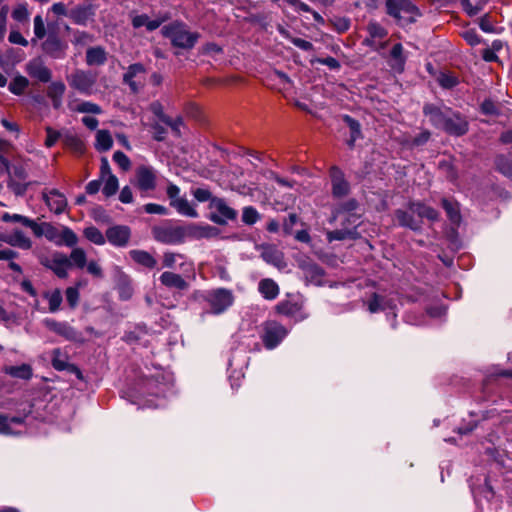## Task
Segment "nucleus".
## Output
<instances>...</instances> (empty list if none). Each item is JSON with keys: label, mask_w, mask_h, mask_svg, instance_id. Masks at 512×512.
I'll use <instances>...</instances> for the list:
<instances>
[{"label": "nucleus", "mask_w": 512, "mask_h": 512, "mask_svg": "<svg viewBox=\"0 0 512 512\" xmlns=\"http://www.w3.org/2000/svg\"><path fill=\"white\" fill-rule=\"evenodd\" d=\"M191 299L198 303H207L210 313L219 315L232 306L234 295L229 289L216 288L211 290H195L191 294Z\"/></svg>", "instance_id": "nucleus-1"}, {"label": "nucleus", "mask_w": 512, "mask_h": 512, "mask_svg": "<svg viewBox=\"0 0 512 512\" xmlns=\"http://www.w3.org/2000/svg\"><path fill=\"white\" fill-rule=\"evenodd\" d=\"M161 32L164 37L171 40L173 46L182 49H192L200 37L199 33L189 31L187 25L181 21L165 25Z\"/></svg>", "instance_id": "nucleus-2"}, {"label": "nucleus", "mask_w": 512, "mask_h": 512, "mask_svg": "<svg viewBox=\"0 0 512 512\" xmlns=\"http://www.w3.org/2000/svg\"><path fill=\"white\" fill-rule=\"evenodd\" d=\"M387 13L401 24L412 23L419 16L418 9L409 0H386Z\"/></svg>", "instance_id": "nucleus-3"}, {"label": "nucleus", "mask_w": 512, "mask_h": 512, "mask_svg": "<svg viewBox=\"0 0 512 512\" xmlns=\"http://www.w3.org/2000/svg\"><path fill=\"white\" fill-rule=\"evenodd\" d=\"M151 232L157 242L166 245L180 244L184 242L186 237L185 227L172 224L154 226Z\"/></svg>", "instance_id": "nucleus-4"}, {"label": "nucleus", "mask_w": 512, "mask_h": 512, "mask_svg": "<svg viewBox=\"0 0 512 512\" xmlns=\"http://www.w3.org/2000/svg\"><path fill=\"white\" fill-rule=\"evenodd\" d=\"M288 333V329L281 323L274 320H268L262 324L261 339L264 346L267 349L272 350L283 341Z\"/></svg>", "instance_id": "nucleus-5"}, {"label": "nucleus", "mask_w": 512, "mask_h": 512, "mask_svg": "<svg viewBox=\"0 0 512 512\" xmlns=\"http://www.w3.org/2000/svg\"><path fill=\"white\" fill-rule=\"evenodd\" d=\"M67 81L71 88L83 95L90 96L95 93L97 76L90 71L77 69L67 76Z\"/></svg>", "instance_id": "nucleus-6"}, {"label": "nucleus", "mask_w": 512, "mask_h": 512, "mask_svg": "<svg viewBox=\"0 0 512 512\" xmlns=\"http://www.w3.org/2000/svg\"><path fill=\"white\" fill-rule=\"evenodd\" d=\"M158 171L150 165H139L135 170L133 184L142 193L153 191L157 187Z\"/></svg>", "instance_id": "nucleus-7"}, {"label": "nucleus", "mask_w": 512, "mask_h": 512, "mask_svg": "<svg viewBox=\"0 0 512 512\" xmlns=\"http://www.w3.org/2000/svg\"><path fill=\"white\" fill-rule=\"evenodd\" d=\"M209 209L211 210L209 219L218 225H226L229 221H234L237 218V211L220 197H216L212 203H209Z\"/></svg>", "instance_id": "nucleus-8"}, {"label": "nucleus", "mask_w": 512, "mask_h": 512, "mask_svg": "<svg viewBox=\"0 0 512 512\" xmlns=\"http://www.w3.org/2000/svg\"><path fill=\"white\" fill-rule=\"evenodd\" d=\"M41 264L48 269L52 270L59 278H67L68 269L71 267L69 258L61 253L54 252L48 257H43L40 260Z\"/></svg>", "instance_id": "nucleus-9"}, {"label": "nucleus", "mask_w": 512, "mask_h": 512, "mask_svg": "<svg viewBox=\"0 0 512 512\" xmlns=\"http://www.w3.org/2000/svg\"><path fill=\"white\" fill-rule=\"evenodd\" d=\"M275 311L283 316L294 318L296 321H303L308 318V314L303 311L301 302L294 299H284L277 303Z\"/></svg>", "instance_id": "nucleus-10"}, {"label": "nucleus", "mask_w": 512, "mask_h": 512, "mask_svg": "<svg viewBox=\"0 0 512 512\" xmlns=\"http://www.w3.org/2000/svg\"><path fill=\"white\" fill-rule=\"evenodd\" d=\"M43 323L50 331H53L68 341L78 342L83 340L82 334L66 322H58L54 319L47 318Z\"/></svg>", "instance_id": "nucleus-11"}, {"label": "nucleus", "mask_w": 512, "mask_h": 512, "mask_svg": "<svg viewBox=\"0 0 512 512\" xmlns=\"http://www.w3.org/2000/svg\"><path fill=\"white\" fill-rule=\"evenodd\" d=\"M145 68L140 63L132 64L123 75V82L133 93H138L144 86Z\"/></svg>", "instance_id": "nucleus-12"}, {"label": "nucleus", "mask_w": 512, "mask_h": 512, "mask_svg": "<svg viewBox=\"0 0 512 512\" xmlns=\"http://www.w3.org/2000/svg\"><path fill=\"white\" fill-rule=\"evenodd\" d=\"M468 122L459 113L452 112L443 123L441 130L449 135L462 136L468 132Z\"/></svg>", "instance_id": "nucleus-13"}, {"label": "nucleus", "mask_w": 512, "mask_h": 512, "mask_svg": "<svg viewBox=\"0 0 512 512\" xmlns=\"http://www.w3.org/2000/svg\"><path fill=\"white\" fill-rule=\"evenodd\" d=\"M330 177H331V185H332V195L335 198H341L350 192V184L345 179L343 171L333 166L330 169Z\"/></svg>", "instance_id": "nucleus-14"}, {"label": "nucleus", "mask_w": 512, "mask_h": 512, "mask_svg": "<svg viewBox=\"0 0 512 512\" xmlns=\"http://www.w3.org/2000/svg\"><path fill=\"white\" fill-rule=\"evenodd\" d=\"M357 220L355 214H351L348 217L345 218V221L351 226V227H344L342 229H336L333 231L327 232V239L329 242L332 241H341L345 239H355L358 236V232L356 230L357 227Z\"/></svg>", "instance_id": "nucleus-15"}, {"label": "nucleus", "mask_w": 512, "mask_h": 512, "mask_svg": "<svg viewBox=\"0 0 512 512\" xmlns=\"http://www.w3.org/2000/svg\"><path fill=\"white\" fill-rule=\"evenodd\" d=\"M159 281L165 288L179 292L186 291L190 287L189 282L182 275L170 270L162 272Z\"/></svg>", "instance_id": "nucleus-16"}, {"label": "nucleus", "mask_w": 512, "mask_h": 512, "mask_svg": "<svg viewBox=\"0 0 512 512\" xmlns=\"http://www.w3.org/2000/svg\"><path fill=\"white\" fill-rule=\"evenodd\" d=\"M43 51L54 59H62L65 57L67 44L63 42L57 35L52 34L42 43Z\"/></svg>", "instance_id": "nucleus-17"}, {"label": "nucleus", "mask_w": 512, "mask_h": 512, "mask_svg": "<svg viewBox=\"0 0 512 512\" xmlns=\"http://www.w3.org/2000/svg\"><path fill=\"white\" fill-rule=\"evenodd\" d=\"M131 231L129 227L123 225L112 226L106 231L108 242L117 247H124L128 244Z\"/></svg>", "instance_id": "nucleus-18"}, {"label": "nucleus", "mask_w": 512, "mask_h": 512, "mask_svg": "<svg viewBox=\"0 0 512 512\" xmlns=\"http://www.w3.org/2000/svg\"><path fill=\"white\" fill-rule=\"evenodd\" d=\"M450 113V109L442 110L437 105L431 103L423 106V114L429 118L430 123L437 129H441Z\"/></svg>", "instance_id": "nucleus-19"}, {"label": "nucleus", "mask_w": 512, "mask_h": 512, "mask_svg": "<svg viewBox=\"0 0 512 512\" xmlns=\"http://www.w3.org/2000/svg\"><path fill=\"white\" fill-rule=\"evenodd\" d=\"M168 19V14L159 16L155 19H150V17L147 14H138L132 16L131 24L135 29L145 27L148 31L151 32L158 29L162 25V23H164Z\"/></svg>", "instance_id": "nucleus-20"}, {"label": "nucleus", "mask_w": 512, "mask_h": 512, "mask_svg": "<svg viewBox=\"0 0 512 512\" xmlns=\"http://www.w3.org/2000/svg\"><path fill=\"white\" fill-rule=\"evenodd\" d=\"M42 196L49 209L56 214H61L67 207L65 196L56 189L44 191Z\"/></svg>", "instance_id": "nucleus-21"}, {"label": "nucleus", "mask_w": 512, "mask_h": 512, "mask_svg": "<svg viewBox=\"0 0 512 512\" xmlns=\"http://www.w3.org/2000/svg\"><path fill=\"white\" fill-rule=\"evenodd\" d=\"M26 70L31 77L39 80L40 82L47 83L52 78L51 70L39 60L30 61L27 64Z\"/></svg>", "instance_id": "nucleus-22"}, {"label": "nucleus", "mask_w": 512, "mask_h": 512, "mask_svg": "<svg viewBox=\"0 0 512 512\" xmlns=\"http://www.w3.org/2000/svg\"><path fill=\"white\" fill-rule=\"evenodd\" d=\"M52 366L54 369L58 371H74L77 373L78 377L81 376V372L79 371V369L76 366L68 363L67 354L62 352L61 349L59 348H55L52 351Z\"/></svg>", "instance_id": "nucleus-23"}, {"label": "nucleus", "mask_w": 512, "mask_h": 512, "mask_svg": "<svg viewBox=\"0 0 512 512\" xmlns=\"http://www.w3.org/2000/svg\"><path fill=\"white\" fill-rule=\"evenodd\" d=\"M129 256L135 263L144 268L154 269L157 267L158 262L156 258L148 251L133 249L129 251Z\"/></svg>", "instance_id": "nucleus-24"}, {"label": "nucleus", "mask_w": 512, "mask_h": 512, "mask_svg": "<svg viewBox=\"0 0 512 512\" xmlns=\"http://www.w3.org/2000/svg\"><path fill=\"white\" fill-rule=\"evenodd\" d=\"M261 258L268 264L280 267L283 264V254L273 245H261Z\"/></svg>", "instance_id": "nucleus-25"}, {"label": "nucleus", "mask_w": 512, "mask_h": 512, "mask_svg": "<svg viewBox=\"0 0 512 512\" xmlns=\"http://www.w3.org/2000/svg\"><path fill=\"white\" fill-rule=\"evenodd\" d=\"M369 37L364 40L368 46L377 48V42L387 36V31L379 23L371 21L367 25Z\"/></svg>", "instance_id": "nucleus-26"}, {"label": "nucleus", "mask_w": 512, "mask_h": 512, "mask_svg": "<svg viewBox=\"0 0 512 512\" xmlns=\"http://www.w3.org/2000/svg\"><path fill=\"white\" fill-rule=\"evenodd\" d=\"M301 268L305 278L314 285H321L324 277V270L317 264L307 262L302 263Z\"/></svg>", "instance_id": "nucleus-27"}, {"label": "nucleus", "mask_w": 512, "mask_h": 512, "mask_svg": "<svg viewBox=\"0 0 512 512\" xmlns=\"http://www.w3.org/2000/svg\"><path fill=\"white\" fill-rule=\"evenodd\" d=\"M85 60L88 66H102L107 61V52L101 46L90 47L86 51Z\"/></svg>", "instance_id": "nucleus-28"}, {"label": "nucleus", "mask_w": 512, "mask_h": 512, "mask_svg": "<svg viewBox=\"0 0 512 512\" xmlns=\"http://www.w3.org/2000/svg\"><path fill=\"white\" fill-rule=\"evenodd\" d=\"M186 229V236H192L194 238H211L217 234V229L211 225H198V224H190Z\"/></svg>", "instance_id": "nucleus-29"}, {"label": "nucleus", "mask_w": 512, "mask_h": 512, "mask_svg": "<svg viewBox=\"0 0 512 512\" xmlns=\"http://www.w3.org/2000/svg\"><path fill=\"white\" fill-rule=\"evenodd\" d=\"M93 10L92 7L89 6H76L74 9H72L69 13V17L71 20L77 24L86 26L89 19L93 16Z\"/></svg>", "instance_id": "nucleus-30"}, {"label": "nucleus", "mask_w": 512, "mask_h": 512, "mask_svg": "<svg viewBox=\"0 0 512 512\" xmlns=\"http://www.w3.org/2000/svg\"><path fill=\"white\" fill-rule=\"evenodd\" d=\"M65 90L66 87L62 81H55L49 85L47 95L51 99L52 106L55 109H59L61 107Z\"/></svg>", "instance_id": "nucleus-31"}, {"label": "nucleus", "mask_w": 512, "mask_h": 512, "mask_svg": "<svg viewBox=\"0 0 512 512\" xmlns=\"http://www.w3.org/2000/svg\"><path fill=\"white\" fill-rule=\"evenodd\" d=\"M5 240L6 244L23 250H29L32 247L31 239L19 229L13 230V232L9 234V238Z\"/></svg>", "instance_id": "nucleus-32"}, {"label": "nucleus", "mask_w": 512, "mask_h": 512, "mask_svg": "<svg viewBox=\"0 0 512 512\" xmlns=\"http://www.w3.org/2000/svg\"><path fill=\"white\" fill-rule=\"evenodd\" d=\"M3 372L13 378L29 380L33 376V370L29 364H21L19 366H5Z\"/></svg>", "instance_id": "nucleus-33"}, {"label": "nucleus", "mask_w": 512, "mask_h": 512, "mask_svg": "<svg viewBox=\"0 0 512 512\" xmlns=\"http://www.w3.org/2000/svg\"><path fill=\"white\" fill-rule=\"evenodd\" d=\"M409 210L417 214L419 218H427L431 221L437 220L439 215L434 208L420 202H411L409 204Z\"/></svg>", "instance_id": "nucleus-34"}, {"label": "nucleus", "mask_w": 512, "mask_h": 512, "mask_svg": "<svg viewBox=\"0 0 512 512\" xmlns=\"http://www.w3.org/2000/svg\"><path fill=\"white\" fill-rule=\"evenodd\" d=\"M415 213H412L409 211H403V210H396L395 217L398 221V223L403 226L410 228L414 231L419 230L421 228V221L414 218Z\"/></svg>", "instance_id": "nucleus-35"}, {"label": "nucleus", "mask_w": 512, "mask_h": 512, "mask_svg": "<svg viewBox=\"0 0 512 512\" xmlns=\"http://www.w3.org/2000/svg\"><path fill=\"white\" fill-rule=\"evenodd\" d=\"M258 290L267 300H274L279 295L278 284L270 278L262 279L259 282Z\"/></svg>", "instance_id": "nucleus-36"}, {"label": "nucleus", "mask_w": 512, "mask_h": 512, "mask_svg": "<svg viewBox=\"0 0 512 512\" xmlns=\"http://www.w3.org/2000/svg\"><path fill=\"white\" fill-rule=\"evenodd\" d=\"M24 423L23 417H8L0 414V434L13 435L16 432L13 430V425H22Z\"/></svg>", "instance_id": "nucleus-37"}, {"label": "nucleus", "mask_w": 512, "mask_h": 512, "mask_svg": "<svg viewBox=\"0 0 512 512\" xmlns=\"http://www.w3.org/2000/svg\"><path fill=\"white\" fill-rule=\"evenodd\" d=\"M171 206L175 208L176 211L181 215L191 218L198 217V212L196 211V209L184 197H181L180 199L174 201V203H172Z\"/></svg>", "instance_id": "nucleus-38"}, {"label": "nucleus", "mask_w": 512, "mask_h": 512, "mask_svg": "<svg viewBox=\"0 0 512 512\" xmlns=\"http://www.w3.org/2000/svg\"><path fill=\"white\" fill-rule=\"evenodd\" d=\"M367 306L370 313H377L391 307V303L385 299V297L373 293L370 300L367 302Z\"/></svg>", "instance_id": "nucleus-39"}, {"label": "nucleus", "mask_w": 512, "mask_h": 512, "mask_svg": "<svg viewBox=\"0 0 512 512\" xmlns=\"http://www.w3.org/2000/svg\"><path fill=\"white\" fill-rule=\"evenodd\" d=\"M113 139L108 130H98L96 133L95 147L100 152L108 151L112 148Z\"/></svg>", "instance_id": "nucleus-40"}, {"label": "nucleus", "mask_w": 512, "mask_h": 512, "mask_svg": "<svg viewBox=\"0 0 512 512\" xmlns=\"http://www.w3.org/2000/svg\"><path fill=\"white\" fill-rule=\"evenodd\" d=\"M358 206V203L355 199H349L345 201L344 203L337 206L333 212L332 217L330 219V223H333L335 220H337L342 214L348 213L347 217L351 215V212L356 210Z\"/></svg>", "instance_id": "nucleus-41"}, {"label": "nucleus", "mask_w": 512, "mask_h": 512, "mask_svg": "<svg viewBox=\"0 0 512 512\" xmlns=\"http://www.w3.org/2000/svg\"><path fill=\"white\" fill-rule=\"evenodd\" d=\"M442 206L447 213L448 218L454 224H459L461 220L460 210L458 203L452 202L446 198L442 199Z\"/></svg>", "instance_id": "nucleus-42"}, {"label": "nucleus", "mask_w": 512, "mask_h": 512, "mask_svg": "<svg viewBox=\"0 0 512 512\" xmlns=\"http://www.w3.org/2000/svg\"><path fill=\"white\" fill-rule=\"evenodd\" d=\"M62 141L66 147L75 153H82L84 151V143L82 140L72 133H65L62 136Z\"/></svg>", "instance_id": "nucleus-43"}, {"label": "nucleus", "mask_w": 512, "mask_h": 512, "mask_svg": "<svg viewBox=\"0 0 512 512\" xmlns=\"http://www.w3.org/2000/svg\"><path fill=\"white\" fill-rule=\"evenodd\" d=\"M43 297L48 301L49 311L51 313H55L60 309L63 299L61 291L59 289L47 291L44 293Z\"/></svg>", "instance_id": "nucleus-44"}, {"label": "nucleus", "mask_w": 512, "mask_h": 512, "mask_svg": "<svg viewBox=\"0 0 512 512\" xmlns=\"http://www.w3.org/2000/svg\"><path fill=\"white\" fill-rule=\"evenodd\" d=\"M489 1L490 0H461V3L466 13L470 16H474L482 11Z\"/></svg>", "instance_id": "nucleus-45"}, {"label": "nucleus", "mask_w": 512, "mask_h": 512, "mask_svg": "<svg viewBox=\"0 0 512 512\" xmlns=\"http://www.w3.org/2000/svg\"><path fill=\"white\" fill-rule=\"evenodd\" d=\"M343 119L346 122V124L349 126L350 132H351L350 139L348 141V145L350 147H353L355 141L361 137V126L357 120L353 119L352 117H350L348 115H345Z\"/></svg>", "instance_id": "nucleus-46"}, {"label": "nucleus", "mask_w": 512, "mask_h": 512, "mask_svg": "<svg viewBox=\"0 0 512 512\" xmlns=\"http://www.w3.org/2000/svg\"><path fill=\"white\" fill-rule=\"evenodd\" d=\"M496 167L503 175L512 178V156H498L496 158Z\"/></svg>", "instance_id": "nucleus-47"}, {"label": "nucleus", "mask_w": 512, "mask_h": 512, "mask_svg": "<svg viewBox=\"0 0 512 512\" xmlns=\"http://www.w3.org/2000/svg\"><path fill=\"white\" fill-rule=\"evenodd\" d=\"M73 110L76 112H79V113H89V114H94V115H98V114L102 113L101 107L98 104H95L90 101H82V102L78 103L73 108Z\"/></svg>", "instance_id": "nucleus-48"}, {"label": "nucleus", "mask_w": 512, "mask_h": 512, "mask_svg": "<svg viewBox=\"0 0 512 512\" xmlns=\"http://www.w3.org/2000/svg\"><path fill=\"white\" fill-rule=\"evenodd\" d=\"M391 57L395 61V64H393L392 67L398 71H402L405 59L403 57V46L400 43H397L392 47Z\"/></svg>", "instance_id": "nucleus-49"}, {"label": "nucleus", "mask_w": 512, "mask_h": 512, "mask_svg": "<svg viewBox=\"0 0 512 512\" xmlns=\"http://www.w3.org/2000/svg\"><path fill=\"white\" fill-rule=\"evenodd\" d=\"M84 236L96 245H103L105 243V237L102 232L94 227L90 226L84 230Z\"/></svg>", "instance_id": "nucleus-50"}, {"label": "nucleus", "mask_w": 512, "mask_h": 512, "mask_svg": "<svg viewBox=\"0 0 512 512\" xmlns=\"http://www.w3.org/2000/svg\"><path fill=\"white\" fill-rule=\"evenodd\" d=\"M94 41V36L86 31L74 30L72 43L75 46H86Z\"/></svg>", "instance_id": "nucleus-51"}, {"label": "nucleus", "mask_w": 512, "mask_h": 512, "mask_svg": "<svg viewBox=\"0 0 512 512\" xmlns=\"http://www.w3.org/2000/svg\"><path fill=\"white\" fill-rule=\"evenodd\" d=\"M103 180H104V186L102 189L103 194L106 197L113 196L119 188V183H118L117 177L115 175H109V177L103 178Z\"/></svg>", "instance_id": "nucleus-52"}, {"label": "nucleus", "mask_w": 512, "mask_h": 512, "mask_svg": "<svg viewBox=\"0 0 512 512\" xmlns=\"http://www.w3.org/2000/svg\"><path fill=\"white\" fill-rule=\"evenodd\" d=\"M28 79L24 76L15 77L9 84V90L15 95H21L28 87Z\"/></svg>", "instance_id": "nucleus-53"}, {"label": "nucleus", "mask_w": 512, "mask_h": 512, "mask_svg": "<svg viewBox=\"0 0 512 512\" xmlns=\"http://www.w3.org/2000/svg\"><path fill=\"white\" fill-rule=\"evenodd\" d=\"M183 258L184 256L182 254L166 251L162 255V267L166 269H174L177 261Z\"/></svg>", "instance_id": "nucleus-54"}, {"label": "nucleus", "mask_w": 512, "mask_h": 512, "mask_svg": "<svg viewBox=\"0 0 512 512\" xmlns=\"http://www.w3.org/2000/svg\"><path fill=\"white\" fill-rule=\"evenodd\" d=\"M77 235L68 227H63L60 233V246L66 245L68 247L75 246L77 244Z\"/></svg>", "instance_id": "nucleus-55"}, {"label": "nucleus", "mask_w": 512, "mask_h": 512, "mask_svg": "<svg viewBox=\"0 0 512 512\" xmlns=\"http://www.w3.org/2000/svg\"><path fill=\"white\" fill-rule=\"evenodd\" d=\"M71 264L73 263L78 268H84L86 265V253L82 248H74L69 258Z\"/></svg>", "instance_id": "nucleus-56"}, {"label": "nucleus", "mask_w": 512, "mask_h": 512, "mask_svg": "<svg viewBox=\"0 0 512 512\" xmlns=\"http://www.w3.org/2000/svg\"><path fill=\"white\" fill-rule=\"evenodd\" d=\"M259 218H260V215L254 207L247 206V207L243 208V212H242L243 223H245L247 225H253L259 220Z\"/></svg>", "instance_id": "nucleus-57"}, {"label": "nucleus", "mask_w": 512, "mask_h": 512, "mask_svg": "<svg viewBox=\"0 0 512 512\" xmlns=\"http://www.w3.org/2000/svg\"><path fill=\"white\" fill-rule=\"evenodd\" d=\"M194 198L198 202H209L212 203L213 199H216V196H213L210 190L205 188H196L192 191Z\"/></svg>", "instance_id": "nucleus-58"}, {"label": "nucleus", "mask_w": 512, "mask_h": 512, "mask_svg": "<svg viewBox=\"0 0 512 512\" xmlns=\"http://www.w3.org/2000/svg\"><path fill=\"white\" fill-rule=\"evenodd\" d=\"M113 160L123 171H128L131 167L130 159L122 151L114 152Z\"/></svg>", "instance_id": "nucleus-59"}, {"label": "nucleus", "mask_w": 512, "mask_h": 512, "mask_svg": "<svg viewBox=\"0 0 512 512\" xmlns=\"http://www.w3.org/2000/svg\"><path fill=\"white\" fill-rule=\"evenodd\" d=\"M60 233L61 230H58L52 224H46L45 228V237L47 240L54 242L56 245L60 246Z\"/></svg>", "instance_id": "nucleus-60"}, {"label": "nucleus", "mask_w": 512, "mask_h": 512, "mask_svg": "<svg viewBox=\"0 0 512 512\" xmlns=\"http://www.w3.org/2000/svg\"><path fill=\"white\" fill-rule=\"evenodd\" d=\"M12 17L18 22L26 21L29 17L27 6L25 4L17 5L12 12Z\"/></svg>", "instance_id": "nucleus-61"}, {"label": "nucleus", "mask_w": 512, "mask_h": 512, "mask_svg": "<svg viewBox=\"0 0 512 512\" xmlns=\"http://www.w3.org/2000/svg\"><path fill=\"white\" fill-rule=\"evenodd\" d=\"M45 130L47 133L45 146L51 148L60 138H62L63 135L59 131H56L53 128H51L50 126H47Z\"/></svg>", "instance_id": "nucleus-62"}, {"label": "nucleus", "mask_w": 512, "mask_h": 512, "mask_svg": "<svg viewBox=\"0 0 512 512\" xmlns=\"http://www.w3.org/2000/svg\"><path fill=\"white\" fill-rule=\"evenodd\" d=\"M1 220L3 222H17L22 224L23 226H26L27 223H29V218L20 214H10L8 212H5L1 215Z\"/></svg>", "instance_id": "nucleus-63"}, {"label": "nucleus", "mask_w": 512, "mask_h": 512, "mask_svg": "<svg viewBox=\"0 0 512 512\" xmlns=\"http://www.w3.org/2000/svg\"><path fill=\"white\" fill-rule=\"evenodd\" d=\"M66 300L71 308L77 306L79 301V291L76 287H68L65 291Z\"/></svg>", "instance_id": "nucleus-64"}]
</instances>
